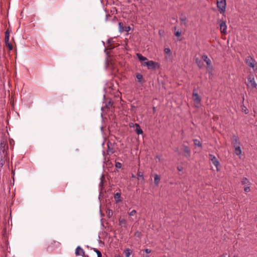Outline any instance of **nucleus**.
Wrapping results in <instances>:
<instances>
[{
  "mask_svg": "<svg viewBox=\"0 0 257 257\" xmlns=\"http://www.w3.org/2000/svg\"><path fill=\"white\" fill-rule=\"evenodd\" d=\"M145 251L146 252V253H149L151 252V250L148 248H146L145 249Z\"/></svg>",
  "mask_w": 257,
  "mask_h": 257,
  "instance_id": "obj_41",
  "label": "nucleus"
},
{
  "mask_svg": "<svg viewBox=\"0 0 257 257\" xmlns=\"http://www.w3.org/2000/svg\"><path fill=\"white\" fill-rule=\"evenodd\" d=\"M251 185V183L246 178H242V186Z\"/></svg>",
  "mask_w": 257,
  "mask_h": 257,
  "instance_id": "obj_19",
  "label": "nucleus"
},
{
  "mask_svg": "<svg viewBox=\"0 0 257 257\" xmlns=\"http://www.w3.org/2000/svg\"><path fill=\"white\" fill-rule=\"evenodd\" d=\"M242 112H244L245 114H247L249 112V110L246 107L242 105Z\"/></svg>",
  "mask_w": 257,
  "mask_h": 257,
  "instance_id": "obj_33",
  "label": "nucleus"
},
{
  "mask_svg": "<svg viewBox=\"0 0 257 257\" xmlns=\"http://www.w3.org/2000/svg\"><path fill=\"white\" fill-rule=\"evenodd\" d=\"M125 257H130V255L132 253V250L129 248H126L124 250Z\"/></svg>",
  "mask_w": 257,
  "mask_h": 257,
  "instance_id": "obj_25",
  "label": "nucleus"
},
{
  "mask_svg": "<svg viewBox=\"0 0 257 257\" xmlns=\"http://www.w3.org/2000/svg\"><path fill=\"white\" fill-rule=\"evenodd\" d=\"M174 34L176 37H180L181 35V32L179 31H178L177 32H175Z\"/></svg>",
  "mask_w": 257,
  "mask_h": 257,
  "instance_id": "obj_38",
  "label": "nucleus"
},
{
  "mask_svg": "<svg viewBox=\"0 0 257 257\" xmlns=\"http://www.w3.org/2000/svg\"><path fill=\"white\" fill-rule=\"evenodd\" d=\"M219 26H220V31L222 33L226 34V22L225 21L220 20L218 22Z\"/></svg>",
  "mask_w": 257,
  "mask_h": 257,
  "instance_id": "obj_12",
  "label": "nucleus"
},
{
  "mask_svg": "<svg viewBox=\"0 0 257 257\" xmlns=\"http://www.w3.org/2000/svg\"><path fill=\"white\" fill-rule=\"evenodd\" d=\"M100 180H101V182H100V183L99 184V186H103V183H104V181H105V177L104 176V175H102L101 178H100Z\"/></svg>",
  "mask_w": 257,
  "mask_h": 257,
  "instance_id": "obj_31",
  "label": "nucleus"
},
{
  "mask_svg": "<svg viewBox=\"0 0 257 257\" xmlns=\"http://www.w3.org/2000/svg\"><path fill=\"white\" fill-rule=\"evenodd\" d=\"M153 112L154 113H155L156 112V108L155 107H153Z\"/></svg>",
  "mask_w": 257,
  "mask_h": 257,
  "instance_id": "obj_45",
  "label": "nucleus"
},
{
  "mask_svg": "<svg viewBox=\"0 0 257 257\" xmlns=\"http://www.w3.org/2000/svg\"><path fill=\"white\" fill-rule=\"evenodd\" d=\"M143 66H147L149 70H155L160 68V64L158 62L152 60L147 61L142 63Z\"/></svg>",
  "mask_w": 257,
  "mask_h": 257,
  "instance_id": "obj_2",
  "label": "nucleus"
},
{
  "mask_svg": "<svg viewBox=\"0 0 257 257\" xmlns=\"http://www.w3.org/2000/svg\"><path fill=\"white\" fill-rule=\"evenodd\" d=\"M76 255H81L84 257H89L88 255H85L83 249L79 246H77L75 250Z\"/></svg>",
  "mask_w": 257,
  "mask_h": 257,
  "instance_id": "obj_13",
  "label": "nucleus"
},
{
  "mask_svg": "<svg viewBox=\"0 0 257 257\" xmlns=\"http://www.w3.org/2000/svg\"><path fill=\"white\" fill-rule=\"evenodd\" d=\"M136 107L133 105H131V110L132 111V112H136Z\"/></svg>",
  "mask_w": 257,
  "mask_h": 257,
  "instance_id": "obj_39",
  "label": "nucleus"
},
{
  "mask_svg": "<svg viewBox=\"0 0 257 257\" xmlns=\"http://www.w3.org/2000/svg\"><path fill=\"white\" fill-rule=\"evenodd\" d=\"M217 7L221 14L224 15L226 10V0H217Z\"/></svg>",
  "mask_w": 257,
  "mask_h": 257,
  "instance_id": "obj_4",
  "label": "nucleus"
},
{
  "mask_svg": "<svg viewBox=\"0 0 257 257\" xmlns=\"http://www.w3.org/2000/svg\"><path fill=\"white\" fill-rule=\"evenodd\" d=\"M202 59L207 64V69L208 72L212 75V71L213 70V66L211 65V60L208 58L206 54H204L202 56Z\"/></svg>",
  "mask_w": 257,
  "mask_h": 257,
  "instance_id": "obj_5",
  "label": "nucleus"
},
{
  "mask_svg": "<svg viewBox=\"0 0 257 257\" xmlns=\"http://www.w3.org/2000/svg\"><path fill=\"white\" fill-rule=\"evenodd\" d=\"M247 85L248 87H251L252 88H256L257 85L254 81L253 77L252 76H249L247 78Z\"/></svg>",
  "mask_w": 257,
  "mask_h": 257,
  "instance_id": "obj_11",
  "label": "nucleus"
},
{
  "mask_svg": "<svg viewBox=\"0 0 257 257\" xmlns=\"http://www.w3.org/2000/svg\"><path fill=\"white\" fill-rule=\"evenodd\" d=\"M178 170L179 171H182V168H179V167H178Z\"/></svg>",
  "mask_w": 257,
  "mask_h": 257,
  "instance_id": "obj_49",
  "label": "nucleus"
},
{
  "mask_svg": "<svg viewBox=\"0 0 257 257\" xmlns=\"http://www.w3.org/2000/svg\"><path fill=\"white\" fill-rule=\"evenodd\" d=\"M233 257H238V256H234Z\"/></svg>",
  "mask_w": 257,
  "mask_h": 257,
  "instance_id": "obj_54",
  "label": "nucleus"
},
{
  "mask_svg": "<svg viewBox=\"0 0 257 257\" xmlns=\"http://www.w3.org/2000/svg\"><path fill=\"white\" fill-rule=\"evenodd\" d=\"M107 154L108 155H111L114 152L113 151V148L112 147V144L108 142L107 144Z\"/></svg>",
  "mask_w": 257,
  "mask_h": 257,
  "instance_id": "obj_14",
  "label": "nucleus"
},
{
  "mask_svg": "<svg viewBox=\"0 0 257 257\" xmlns=\"http://www.w3.org/2000/svg\"><path fill=\"white\" fill-rule=\"evenodd\" d=\"M115 166L116 168H121V166H122V165L119 162H116L115 163Z\"/></svg>",
  "mask_w": 257,
  "mask_h": 257,
  "instance_id": "obj_36",
  "label": "nucleus"
},
{
  "mask_svg": "<svg viewBox=\"0 0 257 257\" xmlns=\"http://www.w3.org/2000/svg\"><path fill=\"white\" fill-rule=\"evenodd\" d=\"M119 31L120 33L123 32H128L131 30V27L129 26H124L122 22L118 23Z\"/></svg>",
  "mask_w": 257,
  "mask_h": 257,
  "instance_id": "obj_10",
  "label": "nucleus"
},
{
  "mask_svg": "<svg viewBox=\"0 0 257 257\" xmlns=\"http://www.w3.org/2000/svg\"><path fill=\"white\" fill-rule=\"evenodd\" d=\"M136 78L138 79V81L140 83H142L143 79V76L142 74L141 73H138L136 75Z\"/></svg>",
  "mask_w": 257,
  "mask_h": 257,
  "instance_id": "obj_26",
  "label": "nucleus"
},
{
  "mask_svg": "<svg viewBox=\"0 0 257 257\" xmlns=\"http://www.w3.org/2000/svg\"><path fill=\"white\" fill-rule=\"evenodd\" d=\"M245 62L246 65L253 69L255 66V60L250 56L246 57L245 59Z\"/></svg>",
  "mask_w": 257,
  "mask_h": 257,
  "instance_id": "obj_9",
  "label": "nucleus"
},
{
  "mask_svg": "<svg viewBox=\"0 0 257 257\" xmlns=\"http://www.w3.org/2000/svg\"><path fill=\"white\" fill-rule=\"evenodd\" d=\"M119 225H121L122 227L126 228V220L125 219L119 218Z\"/></svg>",
  "mask_w": 257,
  "mask_h": 257,
  "instance_id": "obj_22",
  "label": "nucleus"
},
{
  "mask_svg": "<svg viewBox=\"0 0 257 257\" xmlns=\"http://www.w3.org/2000/svg\"><path fill=\"white\" fill-rule=\"evenodd\" d=\"M176 152H177L178 154H179V153L178 152V149H177L175 151Z\"/></svg>",
  "mask_w": 257,
  "mask_h": 257,
  "instance_id": "obj_50",
  "label": "nucleus"
},
{
  "mask_svg": "<svg viewBox=\"0 0 257 257\" xmlns=\"http://www.w3.org/2000/svg\"><path fill=\"white\" fill-rule=\"evenodd\" d=\"M192 96L195 107L198 108L201 104V98L198 93L195 92V89L193 90Z\"/></svg>",
  "mask_w": 257,
  "mask_h": 257,
  "instance_id": "obj_6",
  "label": "nucleus"
},
{
  "mask_svg": "<svg viewBox=\"0 0 257 257\" xmlns=\"http://www.w3.org/2000/svg\"><path fill=\"white\" fill-rule=\"evenodd\" d=\"M160 181V176L158 174H155L154 175V183L156 186H158L159 182Z\"/></svg>",
  "mask_w": 257,
  "mask_h": 257,
  "instance_id": "obj_21",
  "label": "nucleus"
},
{
  "mask_svg": "<svg viewBox=\"0 0 257 257\" xmlns=\"http://www.w3.org/2000/svg\"><path fill=\"white\" fill-rule=\"evenodd\" d=\"M91 249H93L97 253V257H102L101 252L98 249L95 248H91Z\"/></svg>",
  "mask_w": 257,
  "mask_h": 257,
  "instance_id": "obj_30",
  "label": "nucleus"
},
{
  "mask_svg": "<svg viewBox=\"0 0 257 257\" xmlns=\"http://www.w3.org/2000/svg\"><path fill=\"white\" fill-rule=\"evenodd\" d=\"M136 55L138 59L141 62H142V63H144V62H146V61L148 60L147 57L143 56L140 53H137Z\"/></svg>",
  "mask_w": 257,
  "mask_h": 257,
  "instance_id": "obj_17",
  "label": "nucleus"
},
{
  "mask_svg": "<svg viewBox=\"0 0 257 257\" xmlns=\"http://www.w3.org/2000/svg\"><path fill=\"white\" fill-rule=\"evenodd\" d=\"M232 145L235 149V153L236 155L241 154V149L240 147V142L238 137L235 135L232 138Z\"/></svg>",
  "mask_w": 257,
  "mask_h": 257,
  "instance_id": "obj_1",
  "label": "nucleus"
},
{
  "mask_svg": "<svg viewBox=\"0 0 257 257\" xmlns=\"http://www.w3.org/2000/svg\"><path fill=\"white\" fill-rule=\"evenodd\" d=\"M6 46L8 47L9 51H11L13 50V46L12 44L10 43L9 41H5Z\"/></svg>",
  "mask_w": 257,
  "mask_h": 257,
  "instance_id": "obj_27",
  "label": "nucleus"
},
{
  "mask_svg": "<svg viewBox=\"0 0 257 257\" xmlns=\"http://www.w3.org/2000/svg\"><path fill=\"white\" fill-rule=\"evenodd\" d=\"M49 247H48V248H47V250L48 251L49 250Z\"/></svg>",
  "mask_w": 257,
  "mask_h": 257,
  "instance_id": "obj_53",
  "label": "nucleus"
},
{
  "mask_svg": "<svg viewBox=\"0 0 257 257\" xmlns=\"http://www.w3.org/2000/svg\"><path fill=\"white\" fill-rule=\"evenodd\" d=\"M115 257H120L119 255H116Z\"/></svg>",
  "mask_w": 257,
  "mask_h": 257,
  "instance_id": "obj_51",
  "label": "nucleus"
},
{
  "mask_svg": "<svg viewBox=\"0 0 257 257\" xmlns=\"http://www.w3.org/2000/svg\"><path fill=\"white\" fill-rule=\"evenodd\" d=\"M135 126L136 127L135 132L138 135L143 134V131L142 129L141 128L139 124L135 123Z\"/></svg>",
  "mask_w": 257,
  "mask_h": 257,
  "instance_id": "obj_15",
  "label": "nucleus"
},
{
  "mask_svg": "<svg viewBox=\"0 0 257 257\" xmlns=\"http://www.w3.org/2000/svg\"><path fill=\"white\" fill-rule=\"evenodd\" d=\"M112 20H113V21H117V19L116 17H114Z\"/></svg>",
  "mask_w": 257,
  "mask_h": 257,
  "instance_id": "obj_47",
  "label": "nucleus"
},
{
  "mask_svg": "<svg viewBox=\"0 0 257 257\" xmlns=\"http://www.w3.org/2000/svg\"><path fill=\"white\" fill-rule=\"evenodd\" d=\"M137 175L138 176V178H142V180H144V175H143V172L138 171V173H137Z\"/></svg>",
  "mask_w": 257,
  "mask_h": 257,
  "instance_id": "obj_32",
  "label": "nucleus"
},
{
  "mask_svg": "<svg viewBox=\"0 0 257 257\" xmlns=\"http://www.w3.org/2000/svg\"><path fill=\"white\" fill-rule=\"evenodd\" d=\"M113 104L112 102L110 100L108 102H106L105 105L104 106V108H106L107 109H109L110 106H111Z\"/></svg>",
  "mask_w": 257,
  "mask_h": 257,
  "instance_id": "obj_28",
  "label": "nucleus"
},
{
  "mask_svg": "<svg viewBox=\"0 0 257 257\" xmlns=\"http://www.w3.org/2000/svg\"><path fill=\"white\" fill-rule=\"evenodd\" d=\"M195 63L197 64L198 66L200 68H202L204 65L203 62L199 58H196L195 59Z\"/></svg>",
  "mask_w": 257,
  "mask_h": 257,
  "instance_id": "obj_20",
  "label": "nucleus"
},
{
  "mask_svg": "<svg viewBox=\"0 0 257 257\" xmlns=\"http://www.w3.org/2000/svg\"><path fill=\"white\" fill-rule=\"evenodd\" d=\"M112 40L111 38H110L108 40H107V43L109 44H110V43H111Z\"/></svg>",
  "mask_w": 257,
  "mask_h": 257,
  "instance_id": "obj_44",
  "label": "nucleus"
},
{
  "mask_svg": "<svg viewBox=\"0 0 257 257\" xmlns=\"http://www.w3.org/2000/svg\"><path fill=\"white\" fill-rule=\"evenodd\" d=\"M1 156V160H0V163L3 166L5 164L6 161H7L8 159H9L8 155L5 156L0 155Z\"/></svg>",
  "mask_w": 257,
  "mask_h": 257,
  "instance_id": "obj_18",
  "label": "nucleus"
},
{
  "mask_svg": "<svg viewBox=\"0 0 257 257\" xmlns=\"http://www.w3.org/2000/svg\"><path fill=\"white\" fill-rule=\"evenodd\" d=\"M164 52L166 54H169V55H171V50L170 49V48H165L164 49Z\"/></svg>",
  "mask_w": 257,
  "mask_h": 257,
  "instance_id": "obj_34",
  "label": "nucleus"
},
{
  "mask_svg": "<svg viewBox=\"0 0 257 257\" xmlns=\"http://www.w3.org/2000/svg\"><path fill=\"white\" fill-rule=\"evenodd\" d=\"M120 198H121V193H120V192H117L114 195V198L115 202L116 203H118L119 202H121L122 200L120 199Z\"/></svg>",
  "mask_w": 257,
  "mask_h": 257,
  "instance_id": "obj_16",
  "label": "nucleus"
},
{
  "mask_svg": "<svg viewBox=\"0 0 257 257\" xmlns=\"http://www.w3.org/2000/svg\"><path fill=\"white\" fill-rule=\"evenodd\" d=\"M111 17V16L109 14L106 15V20H108V17Z\"/></svg>",
  "mask_w": 257,
  "mask_h": 257,
  "instance_id": "obj_46",
  "label": "nucleus"
},
{
  "mask_svg": "<svg viewBox=\"0 0 257 257\" xmlns=\"http://www.w3.org/2000/svg\"><path fill=\"white\" fill-rule=\"evenodd\" d=\"M10 144L11 146H13L14 145V141L13 139L10 140Z\"/></svg>",
  "mask_w": 257,
  "mask_h": 257,
  "instance_id": "obj_43",
  "label": "nucleus"
},
{
  "mask_svg": "<svg viewBox=\"0 0 257 257\" xmlns=\"http://www.w3.org/2000/svg\"><path fill=\"white\" fill-rule=\"evenodd\" d=\"M183 151L184 152L183 156L187 159H189L191 157V150L189 147L184 144L182 145Z\"/></svg>",
  "mask_w": 257,
  "mask_h": 257,
  "instance_id": "obj_8",
  "label": "nucleus"
},
{
  "mask_svg": "<svg viewBox=\"0 0 257 257\" xmlns=\"http://www.w3.org/2000/svg\"><path fill=\"white\" fill-rule=\"evenodd\" d=\"M144 257H148V256L146 255V256H144Z\"/></svg>",
  "mask_w": 257,
  "mask_h": 257,
  "instance_id": "obj_52",
  "label": "nucleus"
},
{
  "mask_svg": "<svg viewBox=\"0 0 257 257\" xmlns=\"http://www.w3.org/2000/svg\"><path fill=\"white\" fill-rule=\"evenodd\" d=\"M11 31V30L9 28H8L7 30V31L5 32V41H9L10 33Z\"/></svg>",
  "mask_w": 257,
  "mask_h": 257,
  "instance_id": "obj_23",
  "label": "nucleus"
},
{
  "mask_svg": "<svg viewBox=\"0 0 257 257\" xmlns=\"http://www.w3.org/2000/svg\"><path fill=\"white\" fill-rule=\"evenodd\" d=\"M250 186L251 185L243 186V190L245 193L249 192L251 191Z\"/></svg>",
  "mask_w": 257,
  "mask_h": 257,
  "instance_id": "obj_29",
  "label": "nucleus"
},
{
  "mask_svg": "<svg viewBox=\"0 0 257 257\" xmlns=\"http://www.w3.org/2000/svg\"><path fill=\"white\" fill-rule=\"evenodd\" d=\"M135 235L138 237H141V236H142V234L141 232L138 231L135 232Z\"/></svg>",
  "mask_w": 257,
  "mask_h": 257,
  "instance_id": "obj_37",
  "label": "nucleus"
},
{
  "mask_svg": "<svg viewBox=\"0 0 257 257\" xmlns=\"http://www.w3.org/2000/svg\"><path fill=\"white\" fill-rule=\"evenodd\" d=\"M209 159L212 162V164L216 167V171H219L218 167L220 166V163L215 156L212 154H209Z\"/></svg>",
  "mask_w": 257,
  "mask_h": 257,
  "instance_id": "obj_7",
  "label": "nucleus"
},
{
  "mask_svg": "<svg viewBox=\"0 0 257 257\" xmlns=\"http://www.w3.org/2000/svg\"><path fill=\"white\" fill-rule=\"evenodd\" d=\"M113 214V212H112V210H110V209H109L108 210V212H107V216L109 218L111 217V216Z\"/></svg>",
  "mask_w": 257,
  "mask_h": 257,
  "instance_id": "obj_35",
  "label": "nucleus"
},
{
  "mask_svg": "<svg viewBox=\"0 0 257 257\" xmlns=\"http://www.w3.org/2000/svg\"><path fill=\"white\" fill-rule=\"evenodd\" d=\"M130 127L135 126V124H133V123H131L130 124Z\"/></svg>",
  "mask_w": 257,
  "mask_h": 257,
  "instance_id": "obj_48",
  "label": "nucleus"
},
{
  "mask_svg": "<svg viewBox=\"0 0 257 257\" xmlns=\"http://www.w3.org/2000/svg\"><path fill=\"white\" fill-rule=\"evenodd\" d=\"M186 18L185 17H182L180 18V20L181 22H184L185 21Z\"/></svg>",
  "mask_w": 257,
  "mask_h": 257,
  "instance_id": "obj_42",
  "label": "nucleus"
},
{
  "mask_svg": "<svg viewBox=\"0 0 257 257\" xmlns=\"http://www.w3.org/2000/svg\"><path fill=\"white\" fill-rule=\"evenodd\" d=\"M136 211L135 210H133L130 213V216H133L136 213Z\"/></svg>",
  "mask_w": 257,
  "mask_h": 257,
  "instance_id": "obj_40",
  "label": "nucleus"
},
{
  "mask_svg": "<svg viewBox=\"0 0 257 257\" xmlns=\"http://www.w3.org/2000/svg\"><path fill=\"white\" fill-rule=\"evenodd\" d=\"M193 141L195 146L199 147L200 149L202 148V145L201 142L197 139H193Z\"/></svg>",
  "mask_w": 257,
  "mask_h": 257,
  "instance_id": "obj_24",
  "label": "nucleus"
},
{
  "mask_svg": "<svg viewBox=\"0 0 257 257\" xmlns=\"http://www.w3.org/2000/svg\"><path fill=\"white\" fill-rule=\"evenodd\" d=\"M8 150V145L7 139L2 138L1 140L0 143V155L6 156L8 155L7 150Z\"/></svg>",
  "mask_w": 257,
  "mask_h": 257,
  "instance_id": "obj_3",
  "label": "nucleus"
}]
</instances>
